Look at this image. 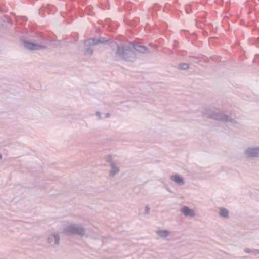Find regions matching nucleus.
Instances as JSON below:
<instances>
[{"instance_id":"2","label":"nucleus","mask_w":259,"mask_h":259,"mask_svg":"<svg viewBox=\"0 0 259 259\" xmlns=\"http://www.w3.org/2000/svg\"><path fill=\"white\" fill-rule=\"evenodd\" d=\"M182 212L185 215L194 216L195 214L194 211L187 207H183L182 209Z\"/></svg>"},{"instance_id":"3","label":"nucleus","mask_w":259,"mask_h":259,"mask_svg":"<svg viewBox=\"0 0 259 259\" xmlns=\"http://www.w3.org/2000/svg\"><path fill=\"white\" fill-rule=\"evenodd\" d=\"M171 179L179 184L181 185L184 183V181L182 178H181L178 175L173 176L171 177Z\"/></svg>"},{"instance_id":"8","label":"nucleus","mask_w":259,"mask_h":259,"mask_svg":"<svg viewBox=\"0 0 259 259\" xmlns=\"http://www.w3.org/2000/svg\"><path fill=\"white\" fill-rule=\"evenodd\" d=\"M158 234L159 236L161 237H166L168 235V232L167 231H160L158 232Z\"/></svg>"},{"instance_id":"1","label":"nucleus","mask_w":259,"mask_h":259,"mask_svg":"<svg viewBox=\"0 0 259 259\" xmlns=\"http://www.w3.org/2000/svg\"><path fill=\"white\" fill-rule=\"evenodd\" d=\"M24 47L30 50H40L44 48V47L41 45L29 42H25Z\"/></svg>"},{"instance_id":"9","label":"nucleus","mask_w":259,"mask_h":259,"mask_svg":"<svg viewBox=\"0 0 259 259\" xmlns=\"http://www.w3.org/2000/svg\"><path fill=\"white\" fill-rule=\"evenodd\" d=\"M180 67L181 69L185 70L189 68V65L188 64L183 63L182 64H181Z\"/></svg>"},{"instance_id":"4","label":"nucleus","mask_w":259,"mask_h":259,"mask_svg":"<svg viewBox=\"0 0 259 259\" xmlns=\"http://www.w3.org/2000/svg\"><path fill=\"white\" fill-rule=\"evenodd\" d=\"M259 151L258 149H252L247 151V154L252 156H255L257 155V153Z\"/></svg>"},{"instance_id":"12","label":"nucleus","mask_w":259,"mask_h":259,"mask_svg":"<svg viewBox=\"0 0 259 259\" xmlns=\"http://www.w3.org/2000/svg\"><path fill=\"white\" fill-rule=\"evenodd\" d=\"M2 158V156L0 155V159Z\"/></svg>"},{"instance_id":"5","label":"nucleus","mask_w":259,"mask_h":259,"mask_svg":"<svg viewBox=\"0 0 259 259\" xmlns=\"http://www.w3.org/2000/svg\"><path fill=\"white\" fill-rule=\"evenodd\" d=\"M220 215L224 217H227L228 216V211L225 208H221L220 209Z\"/></svg>"},{"instance_id":"10","label":"nucleus","mask_w":259,"mask_h":259,"mask_svg":"<svg viewBox=\"0 0 259 259\" xmlns=\"http://www.w3.org/2000/svg\"><path fill=\"white\" fill-rule=\"evenodd\" d=\"M54 237L55 241V243L58 244L59 241L58 236L57 235H55Z\"/></svg>"},{"instance_id":"11","label":"nucleus","mask_w":259,"mask_h":259,"mask_svg":"<svg viewBox=\"0 0 259 259\" xmlns=\"http://www.w3.org/2000/svg\"><path fill=\"white\" fill-rule=\"evenodd\" d=\"M118 171V169H115V171L113 172V171L111 172V174L114 175L116 172Z\"/></svg>"},{"instance_id":"7","label":"nucleus","mask_w":259,"mask_h":259,"mask_svg":"<svg viewBox=\"0 0 259 259\" xmlns=\"http://www.w3.org/2000/svg\"><path fill=\"white\" fill-rule=\"evenodd\" d=\"M70 231L73 233H78L80 234H82V233L83 232V230L82 228H75V229L73 228Z\"/></svg>"},{"instance_id":"6","label":"nucleus","mask_w":259,"mask_h":259,"mask_svg":"<svg viewBox=\"0 0 259 259\" xmlns=\"http://www.w3.org/2000/svg\"><path fill=\"white\" fill-rule=\"evenodd\" d=\"M136 50L141 53H145L147 51V49L144 46H139L136 48Z\"/></svg>"}]
</instances>
